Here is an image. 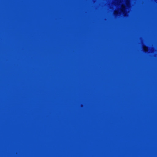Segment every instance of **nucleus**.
<instances>
[{"label":"nucleus","instance_id":"nucleus-3","mask_svg":"<svg viewBox=\"0 0 157 157\" xmlns=\"http://www.w3.org/2000/svg\"><path fill=\"white\" fill-rule=\"evenodd\" d=\"M118 13L117 12H116L115 13V14L117 15Z\"/></svg>","mask_w":157,"mask_h":157},{"label":"nucleus","instance_id":"nucleus-2","mask_svg":"<svg viewBox=\"0 0 157 157\" xmlns=\"http://www.w3.org/2000/svg\"><path fill=\"white\" fill-rule=\"evenodd\" d=\"M144 50L145 52H146L148 50L147 48V47H146L145 48H144Z\"/></svg>","mask_w":157,"mask_h":157},{"label":"nucleus","instance_id":"nucleus-1","mask_svg":"<svg viewBox=\"0 0 157 157\" xmlns=\"http://www.w3.org/2000/svg\"><path fill=\"white\" fill-rule=\"evenodd\" d=\"M126 7L124 6H122L121 9V12L123 13H124L125 12Z\"/></svg>","mask_w":157,"mask_h":157}]
</instances>
